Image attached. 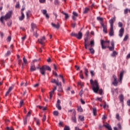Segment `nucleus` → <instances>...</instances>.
<instances>
[{"instance_id": "nucleus-1", "label": "nucleus", "mask_w": 130, "mask_h": 130, "mask_svg": "<svg viewBox=\"0 0 130 130\" xmlns=\"http://www.w3.org/2000/svg\"><path fill=\"white\" fill-rule=\"evenodd\" d=\"M90 82L91 85H92V90L94 93H98L99 91L100 95H102L103 90L102 89H99V84H98V81H97L96 80L93 81L92 79H91Z\"/></svg>"}, {"instance_id": "nucleus-2", "label": "nucleus", "mask_w": 130, "mask_h": 130, "mask_svg": "<svg viewBox=\"0 0 130 130\" xmlns=\"http://www.w3.org/2000/svg\"><path fill=\"white\" fill-rule=\"evenodd\" d=\"M109 41H104L103 40H101V45L102 46V49H106V48H109L110 51H113L114 50V47H109V46H105L106 43H110Z\"/></svg>"}, {"instance_id": "nucleus-3", "label": "nucleus", "mask_w": 130, "mask_h": 130, "mask_svg": "<svg viewBox=\"0 0 130 130\" xmlns=\"http://www.w3.org/2000/svg\"><path fill=\"white\" fill-rule=\"evenodd\" d=\"M49 71L51 72V68L48 66H43L40 68V72L42 76H45V71Z\"/></svg>"}, {"instance_id": "nucleus-4", "label": "nucleus", "mask_w": 130, "mask_h": 130, "mask_svg": "<svg viewBox=\"0 0 130 130\" xmlns=\"http://www.w3.org/2000/svg\"><path fill=\"white\" fill-rule=\"evenodd\" d=\"M12 14H13V12L10 11L8 13H7L5 16H2L0 18L1 23L4 24V20H8V19H10V18L12 17Z\"/></svg>"}, {"instance_id": "nucleus-5", "label": "nucleus", "mask_w": 130, "mask_h": 130, "mask_svg": "<svg viewBox=\"0 0 130 130\" xmlns=\"http://www.w3.org/2000/svg\"><path fill=\"white\" fill-rule=\"evenodd\" d=\"M51 83H52L53 84H56V86H60V87H61V82H59V81L58 79H57V80L52 79Z\"/></svg>"}, {"instance_id": "nucleus-6", "label": "nucleus", "mask_w": 130, "mask_h": 130, "mask_svg": "<svg viewBox=\"0 0 130 130\" xmlns=\"http://www.w3.org/2000/svg\"><path fill=\"white\" fill-rule=\"evenodd\" d=\"M73 111L74 116L72 118V120L75 123H77V118L76 117V111L75 110H71L69 111V112H72Z\"/></svg>"}, {"instance_id": "nucleus-7", "label": "nucleus", "mask_w": 130, "mask_h": 130, "mask_svg": "<svg viewBox=\"0 0 130 130\" xmlns=\"http://www.w3.org/2000/svg\"><path fill=\"white\" fill-rule=\"evenodd\" d=\"M114 81L112 82V84L115 87L117 86L118 85V81H117V78L115 75L113 76Z\"/></svg>"}, {"instance_id": "nucleus-8", "label": "nucleus", "mask_w": 130, "mask_h": 130, "mask_svg": "<svg viewBox=\"0 0 130 130\" xmlns=\"http://www.w3.org/2000/svg\"><path fill=\"white\" fill-rule=\"evenodd\" d=\"M38 41L41 45L44 46L45 42V37H43L42 38L38 39Z\"/></svg>"}, {"instance_id": "nucleus-9", "label": "nucleus", "mask_w": 130, "mask_h": 130, "mask_svg": "<svg viewBox=\"0 0 130 130\" xmlns=\"http://www.w3.org/2000/svg\"><path fill=\"white\" fill-rule=\"evenodd\" d=\"M116 18L115 17H114L113 18H111L109 21V23L110 24V27H113L114 21H116Z\"/></svg>"}, {"instance_id": "nucleus-10", "label": "nucleus", "mask_w": 130, "mask_h": 130, "mask_svg": "<svg viewBox=\"0 0 130 130\" xmlns=\"http://www.w3.org/2000/svg\"><path fill=\"white\" fill-rule=\"evenodd\" d=\"M124 33V28L121 27L119 30V36L121 38L123 36V34Z\"/></svg>"}, {"instance_id": "nucleus-11", "label": "nucleus", "mask_w": 130, "mask_h": 130, "mask_svg": "<svg viewBox=\"0 0 130 130\" xmlns=\"http://www.w3.org/2000/svg\"><path fill=\"white\" fill-rule=\"evenodd\" d=\"M42 13L45 16L46 19H49V15L47 14V11L45 9L41 10Z\"/></svg>"}, {"instance_id": "nucleus-12", "label": "nucleus", "mask_w": 130, "mask_h": 130, "mask_svg": "<svg viewBox=\"0 0 130 130\" xmlns=\"http://www.w3.org/2000/svg\"><path fill=\"white\" fill-rule=\"evenodd\" d=\"M56 107L58 110H61V106H60V100H57Z\"/></svg>"}, {"instance_id": "nucleus-13", "label": "nucleus", "mask_w": 130, "mask_h": 130, "mask_svg": "<svg viewBox=\"0 0 130 130\" xmlns=\"http://www.w3.org/2000/svg\"><path fill=\"white\" fill-rule=\"evenodd\" d=\"M56 89H57V87L56 86H54V89H53V90L50 92V99H51V98H52V96H53V94H54V91H55Z\"/></svg>"}, {"instance_id": "nucleus-14", "label": "nucleus", "mask_w": 130, "mask_h": 130, "mask_svg": "<svg viewBox=\"0 0 130 130\" xmlns=\"http://www.w3.org/2000/svg\"><path fill=\"white\" fill-rule=\"evenodd\" d=\"M82 37H83V34L81 31H79L78 34L76 35V38L80 40L82 39Z\"/></svg>"}, {"instance_id": "nucleus-15", "label": "nucleus", "mask_w": 130, "mask_h": 130, "mask_svg": "<svg viewBox=\"0 0 130 130\" xmlns=\"http://www.w3.org/2000/svg\"><path fill=\"white\" fill-rule=\"evenodd\" d=\"M109 35H110V36H114V30L113 29V27H110Z\"/></svg>"}, {"instance_id": "nucleus-16", "label": "nucleus", "mask_w": 130, "mask_h": 130, "mask_svg": "<svg viewBox=\"0 0 130 130\" xmlns=\"http://www.w3.org/2000/svg\"><path fill=\"white\" fill-rule=\"evenodd\" d=\"M96 20L100 22L101 25L104 24L103 23V18L98 17H96Z\"/></svg>"}, {"instance_id": "nucleus-17", "label": "nucleus", "mask_w": 130, "mask_h": 130, "mask_svg": "<svg viewBox=\"0 0 130 130\" xmlns=\"http://www.w3.org/2000/svg\"><path fill=\"white\" fill-rule=\"evenodd\" d=\"M51 25L54 28H55L56 29H59V27H60L58 22L57 23V24L52 23Z\"/></svg>"}, {"instance_id": "nucleus-18", "label": "nucleus", "mask_w": 130, "mask_h": 130, "mask_svg": "<svg viewBox=\"0 0 130 130\" xmlns=\"http://www.w3.org/2000/svg\"><path fill=\"white\" fill-rule=\"evenodd\" d=\"M21 16L19 17V20L20 21H23L25 19V15L24 14V12H21Z\"/></svg>"}, {"instance_id": "nucleus-19", "label": "nucleus", "mask_w": 130, "mask_h": 130, "mask_svg": "<svg viewBox=\"0 0 130 130\" xmlns=\"http://www.w3.org/2000/svg\"><path fill=\"white\" fill-rule=\"evenodd\" d=\"M103 28V32H104V33H107V25H104L102 24L101 25Z\"/></svg>"}, {"instance_id": "nucleus-20", "label": "nucleus", "mask_w": 130, "mask_h": 130, "mask_svg": "<svg viewBox=\"0 0 130 130\" xmlns=\"http://www.w3.org/2000/svg\"><path fill=\"white\" fill-rule=\"evenodd\" d=\"M123 74H124V72H123V71H122L120 73L119 82L120 83H121V82L122 81V78L123 77Z\"/></svg>"}, {"instance_id": "nucleus-21", "label": "nucleus", "mask_w": 130, "mask_h": 130, "mask_svg": "<svg viewBox=\"0 0 130 130\" xmlns=\"http://www.w3.org/2000/svg\"><path fill=\"white\" fill-rule=\"evenodd\" d=\"M34 119L35 121H36V122L37 123V125H40V120H39V119H38L37 118H34Z\"/></svg>"}, {"instance_id": "nucleus-22", "label": "nucleus", "mask_w": 130, "mask_h": 130, "mask_svg": "<svg viewBox=\"0 0 130 130\" xmlns=\"http://www.w3.org/2000/svg\"><path fill=\"white\" fill-rule=\"evenodd\" d=\"M119 97L120 102H121V103H123V100L124 99V98L123 97V94H120Z\"/></svg>"}, {"instance_id": "nucleus-23", "label": "nucleus", "mask_w": 130, "mask_h": 130, "mask_svg": "<svg viewBox=\"0 0 130 130\" xmlns=\"http://www.w3.org/2000/svg\"><path fill=\"white\" fill-rule=\"evenodd\" d=\"M30 72H34V71H36V67H35V65H31L30 66Z\"/></svg>"}, {"instance_id": "nucleus-24", "label": "nucleus", "mask_w": 130, "mask_h": 130, "mask_svg": "<svg viewBox=\"0 0 130 130\" xmlns=\"http://www.w3.org/2000/svg\"><path fill=\"white\" fill-rule=\"evenodd\" d=\"M61 13L62 14H63V15H64L66 20H68V19L70 18V16H69V14L64 13L63 11H62Z\"/></svg>"}, {"instance_id": "nucleus-25", "label": "nucleus", "mask_w": 130, "mask_h": 130, "mask_svg": "<svg viewBox=\"0 0 130 130\" xmlns=\"http://www.w3.org/2000/svg\"><path fill=\"white\" fill-rule=\"evenodd\" d=\"M104 126L106 127V128L108 129V130L112 129V128H111V126L109 125L108 123H107L106 124H104Z\"/></svg>"}, {"instance_id": "nucleus-26", "label": "nucleus", "mask_w": 130, "mask_h": 130, "mask_svg": "<svg viewBox=\"0 0 130 130\" xmlns=\"http://www.w3.org/2000/svg\"><path fill=\"white\" fill-rule=\"evenodd\" d=\"M88 36H87L85 38H84V46L86 47V45H87V43H88Z\"/></svg>"}, {"instance_id": "nucleus-27", "label": "nucleus", "mask_w": 130, "mask_h": 130, "mask_svg": "<svg viewBox=\"0 0 130 130\" xmlns=\"http://www.w3.org/2000/svg\"><path fill=\"white\" fill-rule=\"evenodd\" d=\"M84 74L85 75L86 77H88V74L89 73V71H88V70L87 69V68H84Z\"/></svg>"}, {"instance_id": "nucleus-28", "label": "nucleus", "mask_w": 130, "mask_h": 130, "mask_svg": "<svg viewBox=\"0 0 130 130\" xmlns=\"http://www.w3.org/2000/svg\"><path fill=\"white\" fill-rule=\"evenodd\" d=\"M93 110V114L94 116H96V115H97V109H96L95 108H93L92 109Z\"/></svg>"}, {"instance_id": "nucleus-29", "label": "nucleus", "mask_w": 130, "mask_h": 130, "mask_svg": "<svg viewBox=\"0 0 130 130\" xmlns=\"http://www.w3.org/2000/svg\"><path fill=\"white\" fill-rule=\"evenodd\" d=\"M89 50L91 54H94V53H95V50H94L93 48H91L89 49Z\"/></svg>"}, {"instance_id": "nucleus-30", "label": "nucleus", "mask_w": 130, "mask_h": 130, "mask_svg": "<svg viewBox=\"0 0 130 130\" xmlns=\"http://www.w3.org/2000/svg\"><path fill=\"white\" fill-rule=\"evenodd\" d=\"M79 119L81 120V121H84V120H85V118L83 116H79Z\"/></svg>"}, {"instance_id": "nucleus-31", "label": "nucleus", "mask_w": 130, "mask_h": 130, "mask_svg": "<svg viewBox=\"0 0 130 130\" xmlns=\"http://www.w3.org/2000/svg\"><path fill=\"white\" fill-rule=\"evenodd\" d=\"M117 55V52H116V51H114L113 52V53L111 54V56H112L113 57H114V56Z\"/></svg>"}, {"instance_id": "nucleus-32", "label": "nucleus", "mask_w": 130, "mask_h": 130, "mask_svg": "<svg viewBox=\"0 0 130 130\" xmlns=\"http://www.w3.org/2000/svg\"><path fill=\"white\" fill-rule=\"evenodd\" d=\"M35 28H36V24L31 23V28L32 31H34V29H35Z\"/></svg>"}, {"instance_id": "nucleus-33", "label": "nucleus", "mask_w": 130, "mask_h": 130, "mask_svg": "<svg viewBox=\"0 0 130 130\" xmlns=\"http://www.w3.org/2000/svg\"><path fill=\"white\" fill-rule=\"evenodd\" d=\"M77 34H76L75 32H72L71 34H70V35H71V36H72V37H77Z\"/></svg>"}, {"instance_id": "nucleus-34", "label": "nucleus", "mask_w": 130, "mask_h": 130, "mask_svg": "<svg viewBox=\"0 0 130 130\" xmlns=\"http://www.w3.org/2000/svg\"><path fill=\"white\" fill-rule=\"evenodd\" d=\"M23 60L24 64H27V63H28V61H27V59H26L25 57L23 58Z\"/></svg>"}, {"instance_id": "nucleus-35", "label": "nucleus", "mask_w": 130, "mask_h": 130, "mask_svg": "<svg viewBox=\"0 0 130 130\" xmlns=\"http://www.w3.org/2000/svg\"><path fill=\"white\" fill-rule=\"evenodd\" d=\"M127 39H128V35L125 36L123 39V41H127Z\"/></svg>"}, {"instance_id": "nucleus-36", "label": "nucleus", "mask_w": 130, "mask_h": 130, "mask_svg": "<svg viewBox=\"0 0 130 130\" xmlns=\"http://www.w3.org/2000/svg\"><path fill=\"white\" fill-rule=\"evenodd\" d=\"M78 111L79 112H83V109L81 107H78L77 109Z\"/></svg>"}, {"instance_id": "nucleus-37", "label": "nucleus", "mask_w": 130, "mask_h": 130, "mask_svg": "<svg viewBox=\"0 0 130 130\" xmlns=\"http://www.w3.org/2000/svg\"><path fill=\"white\" fill-rule=\"evenodd\" d=\"M116 118L117 119V120H120V116H119V114H116Z\"/></svg>"}, {"instance_id": "nucleus-38", "label": "nucleus", "mask_w": 130, "mask_h": 130, "mask_svg": "<svg viewBox=\"0 0 130 130\" xmlns=\"http://www.w3.org/2000/svg\"><path fill=\"white\" fill-rule=\"evenodd\" d=\"M90 75L91 77H94V76H95V72H94V71L93 70L90 71Z\"/></svg>"}, {"instance_id": "nucleus-39", "label": "nucleus", "mask_w": 130, "mask_h": 130, "mask_svg": "<svg viewBox=\"0 0 130 130\" xmlns=\"http://www.w3.org/2000/svg\"><path fill=\"white\" fill-rule=\"evenodd\" d=\"M53 114H54V115H55V116H58V111H54L53 112Z\"/></svg>"}, {"instance_id": "nucleus-40", "label": "nucleus", "mask_w": 130, "mask_h": 130, "mask_svg": "<svg viewBox=\"0 0 130 130\" xmlns=\"http://www.w3.org/2000/svg\"><path fill=\"white\" fill-rule=\"evenodd\" d=\"M118 26L120 28H122V26H123L122 23L121 22H119L118 23Z\"/></svg>"}, {"instance_id": "nucleus-41", "label": "nucleus", "mask_w": 130, "mask_h": 130, "mask_svg": "<svg viewBox=\"0 0 130 130\" xmlns=\"http://www.w3.org/2000/svg\"><path fill=\"white\" fill-rule=\"evenodd\" d=\"M58 92H60L61 93L63 92V90H62V88L61 87V86L59 87L58 89Z\"/></svg>"}, {"instance_id": "nucleus-42", "label": "nucleus", "mask_w": 130, "mask_h": 130, "mask_svg": "<svg viewBox=\"0 0 130 130\" xmlns=\"http://www.w3.org/2000/svg\"><path fill=\"white\" fill-rule=\"evenodd\" d=\"M88 12H89V9L87 8H85V10H84V14H87V13Z\"/></svg>"}, {"instance_id": "nucleus-43", "label": "nucleus", "mask_w": 130, "mask_h": 130, "mask_svg": "<svg viewBox=\"0 0 130 130\" xmlns=\"http://www.w3.org/2000/svg\"><path fill=\"white\" fill-rule=\"evenodd\" d=\"M24 124H27V117L24 118L23 120Z\"/></svg>"}, {"instance_id": "nucleus-44", "label": "nucleus", "mask_w": 130, "mask_h": 130, "mask_svg": "<svg viewBox=\"0 0 130 130\" xmlns=\"http://www.w3.org/2000/svg\"><path fill=\"white\" fill-rule=\"evenodd\" d=\"M45 120H46V116L45 115H44L43 119H42V121H43V122H44V121H45Z\"/></svg>"}, {"instance_id": "nucleus-45", "label": "nucleus", "mask_w": 130, "mask_h": 130, "mask_svg": "<svg viewBox=\"0 0 130 130\" xmlns=\"http://www.w3.org/2000/svg\"><path fill=\"white\" fill-rule=\"evenodd\" d=\"M31 14V12L30 11H28L26 12V17L27 18H29V15Z\"/></svg>"}, {"instance_id": "nucleus-46", "label": "nucleus", "mask_w": 130, "mask_h": 130, "mask_svg": "<svg viewBox=\"0 0 130 130\" xmlns=\"http://www.w3.org/2000/svg\"><path fill=\"white\" fill-rule=\"evenodd\" d=\"M11 40H12V37L11 36L8 37L7 41L8 42H11Z\"/></svg>"}, {"instance_id": "nucleus-47", "label": "nucleus", "mask_w": 130, "mask_h": 130, "mask_svg": "<svg viewBox=\"0 0 130 130\" xmlns=\"http://www.w3.org/2000/svg\"><path fill=\"white\" fill-rule=\"evenodd\" d=\"M70 127L69 126H65L64 127V130H70Z\"/></svg>"}, {"instance_id": "nucleus-48", "label": "nucleus", "mask_w": 130, "mask_h": 130, "mask_svg": "<svg viewBox=\"0 0 130 130\" xmlns=\"http://www.w3.org/2000/svg\"><path fill=\"white\" fill-rule=\"evenodd\" d=\"M41 4H45L46 0H39Z\"/></svg>"}, {"instance_id": "nucleus-49", "label": "nucleus", "mask_w": 130, "mask_h": 130, "mask_svg": "<svg viewBox=\"0 0 130 130\" xmlns=\"http://www.w3.org/2000/svg\"><path fill=\"white\" fill-rule=\"evenodd\" d=\"M78 85H79V86H81V88L82 87H84V85H83V83H82V82H78Z\"/></svg>"}, {"instance_id": "nucleus-50", "label": "nucleus", "mask_w": 130, "mask_h": 130, "mask_svg": "<svg viewBox=\"0 0 130 130\" xmlns=\"http://www.w3.org/2000/svg\"><path fill=\"white\" fill-rule=\"evenodd\" d=\"M73 16H75V17H78V13H77L75 12H73Z\"/></svg>"}, {"instance_id": "nucleus-51", "label": "nucleus", "mask_w": 130, "mask_h": 130, "mask_svg": "<svg viewBox=\"0 0 130 130\" xmlns=\"http://www.w3.org/2000/svg\"><path fill=\"white\" fill-rule=\"evenodd\" d=\"M54 4L56 5H59V2H58V0H55L54 1Z\"/></svg>"}, {"instance_id": "nucleus-52", "label": "nucleus", "mask_w": 130, "mask_h": 130, "mask_svg": "<svg viewBox=\"0 0 130 130\" xmlns=\"http://www.w3.org/2000/svg\"><path fill=\"white\" fill-rule=\"evenodd\" d=\"M128 12V9H125L124 11V14H125V15H126V14H127Z\"/></svg>"}, {"instance_id": "nucleus-53", "label": "nucleus", "mask_w": 130, "mask_h": 130, "mask_svg": "<svg viewBox=\"0 0 130 130\" xmlns=\"http://www.w3.org/2000/svg\"><path fill=\"white\" fill-rule=\"evenodd\" d=\"M59 77L62 79L63 83H64V79H63V76L61 75H59Z\"/></svg>"}, {"instance_id": "nucleus-54", "label": "nucleus", "mask_w": 130, "mask_h": 130, "mask_svg": "<svg viewBox=\"0 0 130 130\" xmlns=\"http://www.w3.org/2000/svg\"><path fill=\"white\" fill-rule=\"evenodd\" d=\"M34 36H35L36 38L38 37V34H37V31L34 32Z\"/></svg>"}, {"instance_id": "nucleus-55", "label": "nucleus", "mask_w": 130, "mask_h": 130, "mask_svg": "<svg viewBox=\"0 0 130 130\" xmlns=\"http://www.w3.org/2000/svg\"><path fill=\"white\" fill-rule=\"evenodd\" d=\"M23 104H24V102L23 101H21L20 102V107L23 106Z\"/></svg>"}, {"instance_id": "nucleus-56", "label": "nucleus", "mask_w": 130, "mask_h": 130, "mask_svg": "<svg viewBox=\"0 0 130 130\" xmlns=\"http://www.w3.org/2000/svg\"><path fill=\"white\" fill-rule=\"evenodd\" d=\"M90 45L91 47H92V46H94V41H91L90 42Z\"/></svg>"}, {"instance_id": "nucleus-57", "label": "nucleus", "mask_w": 130, "mask_h": 130, "mask_svg": "<svg viewBox=\"0 0 130 130\" xmlns=\"http://www.w3.org/2000/svg\"><path fill=\"white\" fill-rule=\"evenodd\" d=\"M63 124V122H62V121H60L59 122V126H62Z\"/></svg>"}, {"instance_id": "nucleus-58", "label": "nucleus", "mask_w": 130, "mask_h": 130, "mask_svg": "<svg viewBox=\"0 0 130 130\" xmlns=\"http://www.w3.org/2000/svg\"><path fill=\"white\" fill-rule=\"evenodd\" d=\"M96 100H98V101H100V102H102V98H97Z\"/></svg>"}, {"instance_id": "nucleus-59", "label": "nucleus", "mask_w": 130, "mask_h": 130, "mask_svg": "<svg viewBox=\"0 0 130 130\" xmlns=\"http://www.w3.org/2000/svg\"><path fill=\"white\" fill-rule=\"evenodd\" d=\"M7 130H14V128H13V127H7Z\"/></svg>"}, {"instance_id": "nucleus-60", "label": "nucleus", "mask_w": 130, "mask_h": 130, "mask_svg": "<svg viewBox=\"0 0 130 130\" xmlns=\"http://www.w3.org/2000/svg\"><path fill=\"white\" fill-rule=\"evenodd\" d=\"M83 93H84V91H83V89H81V91H80V96H82V95H83Z\"/></svg>"}, {"instance_id": "nucleus-61", "label": "nucleus", "mask_w": 130, "mask_h": 130, "mask_svg": "<svg viewBox=\"0 0 130 130\" xmlns=\"http://www.w3.org/2000/svg\"><path fill=\"white\" fill-rule=\"evenodd\" d=\"M79 77L81 78L82 80L84 79V76L83 74H79Z\"/></svg>"}, {"instance_id": "nucleus-62", "label": "nucleus", "mask_w": 130, "mask_h": 130, "mask_svg": "<svg viewBox=\"0 0 130 130\" xmlns=\"http://www.w3.org/2000/svg\"><path fill=\"white\" fill-rule=\"evenodd\" d=\"M30 115H31V112L29 111V112H28V113L26 115V117H27V116H30Z\"/></svg>"}, {"instance_id": "nucleus-63", "label": "nucleus", "mask_w": 130, "mask_h": 130, "mask_svg": "<svg viewBox=\"0 0 130 130\" xmlns=\"http://www.w3.org/2000/svg\"><path fill=\"white\" fill-rule=\"evenodd\" d=\"M75 130H82V129H80V128H79V127H77V126H76L75 127Z\"/></svg>"}, {"instance_id": "nucleus-64", "label": "nucleus", "mask_w": 130, "mask_h": 130, "mask_svg": "<svg viewBox=\"0 0 130 130\" xmlns=\"http://www.w3.org/2000/svg\"><path fill=\"white\" fill-rule=\"evenodd\" d=\"M127 104L128 106H130V100L127 101Z\"/></svg>"}]
</instances>
